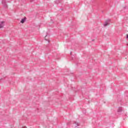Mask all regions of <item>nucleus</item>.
Listing matches in <instances>:
<instances>
[{
  "instance_id": "nucleus-1",
  "label": "nucleus",
  "mask_w": 128,
  "mask_h": 128,
  "mask_svg": "<svg viewBox=\"0 0 128 128\" xmlns=\"http://www.w3.org/2000/svg\"><path fill=\"white\" fill-rule=\"evenodd\" d=\"M110 20L108 19V20H106L104 24V26H108V24H110Z\"/></svg>"
},
{
  "instance_id": "nucleus-2",
  "label": "nucleus",
  "mask_w": 128,
  "mask_h": 128,
  "mask_svg": "<svg viewBox=\"0 0 128 128\" xmlns=\"http://www.w3.org/2000/svg\"><path fill=\"white\" fill-rule=\"evenodd\" d=\"M4 26V21H2L0 22V28H2Z\"/></svg>"
},
{
  "instance_id": "nucleus-3",
  "label": "nucleus",
  "mask_w": 128,
  "mask_h": 128,
  "mask_svg": "<svg viewBox=\"0 0 128 128\" xmlns=\"http://www.w3.org/2000/svg\"><path fill=\"white\" fill-rule=\"evenodd\" d=\"M2 4H3L4 8H8V4H6L4 0H2Z\"/></svg>"
},
{
  "instance_id": "nucleus-4",
  "label": "nucleus",
  "mask_w": 128,
  "mask_h": 128,
  "mask_svg": "<svg viewBox=\"0 0 128 128\" xmlns=\"http://www.w3.org/2000/svg\"><path fill=\"white\" fill-rule=\"evenodd\" d=\"M74 124H75V128H78V126H80V123L76 122H74Z\"/></svg>"
},
{
  "instance_id": "nucleus-5",
  "label": "nucleus",
  "mask_w": 128,
  "mask_h": 128,
  "mask_svg": "<svg viewBox=\"0 0 128 128\" xmlns=\"http://www.w3.org/2000/svg\"><path fill=\"white\" fill-rule=\"evenodd\" d=\"M24 22H26V18L22 19L20 22L21 24H24Z\"/></svg>"
},
{
  "instance_id": "nucleus-6",
  "label": "nucleus",
  "mask_w": 128,
  "mask_h": 128,
  "mask_svg": "<svg viewBox=\"0 0 128 128\" xmlns=\"http://www.w3.org/2000/svg\"><path fill=\"white\" fill-rule=\"evenodd\" d=\"M118 112H122V108L120 107L118 110Z\"/></svg>"
},
{
  "instance_id": "nucleus-7",
  "label": "nucleus",
  "mask_w": 128,
  "mask_h": 128,
  "mask_svg": "<svg viewBox=\"0 0 128 128\" xmlns=\"http://www.w3.org/2000/svg\"><path fill=\"white\" fill-rule=\"evenodd\" d=\"M46 36H48V35H46L45 36V40H47L48 42H50V41L46 39Z\"/></svg>"
},
{
  "instance_id": "nucleus-8",
  "label": "nucleus",
  "mask_w": 128,
  "mask_h": 128,
  "mask_svg": "<svg viewBox=\"0 0 128 128\" xmlns=\"http://www.w3.org/2000/svg\"><path fill=\"white\" fill-rule=\"evenodd\" d=\"M2 79H0V82L1 81Z\"/></svg>"
},
{
  "instance_id": "nucleus-9",
  "label": "nucleus",
  "mask_w": 128,
  "mask_h": 128,
  "mask_svg": "<svg viewBox=\"0 0 128 128\" xmlns=\"http://www.w3.org/2000/svg\"><path fill=\"white\" fill-rule=\"evenodd\" d=\"M70 54H72V52H70Z\"/></svg>"
},
{
  "instance_id": "nucleus-10",
  "label": "nucleus",
  "mask_w": 128,
  "mask_h": 128,
  "mask_svg": "<svg viewBox=\"0 0 128 128\" xmlns=\"http://www.w3.org/2000/svg\"><path fill=\"white\" fill-rule=\"evenodd\" d=\"M92 41H94V40H92Z\"/></svg>"
},
{
  "instance_id": "nucleus-11",
  "label": "nucleus",
  "mask_w": 128,
  "mask_h": 128,
  "mask_svg": "<svg viewBox=\"0 0 128 128\" xmlns=\"http://www.w3.org/2000/svg\"><path fill=\"white\" fill-rule=\"evenodd\" d=\"M127 45H128V44Z\"/></svg>"
}]
</instances>
